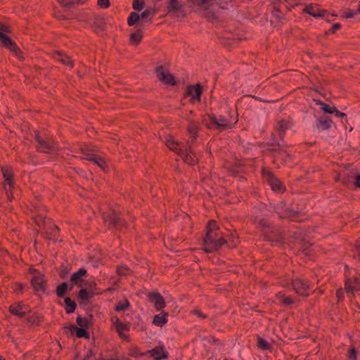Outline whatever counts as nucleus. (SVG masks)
<instances>
[{
	"label": "nucleus",
	"instance_id": "1",
	"mask_svg": "<svg viewBox=\"0 0 360 360\" xmlns=\"http://www.w3.org/2000/svg\"><path fill=\"white\" fill-rule=\"evenodd\" d=\"M75 285L79 288L78 292H90L97 289L94 278L86 269L80 268L71 275L70 281L60 284L56 292H66L68 290H72Z\"/></svg>",
	"mask_w": 360,
	"mask_h": 360
},
{
	"label": "nucleus",
	"instance_id": "2",
	"mask_svg": "<svg viewBox=\"0 0 360 360\" xmlns=\"http://www.w3.org/2000/svg\"><path fill=\"white\" fill-rule=\"evenodd\" d=\"M225 243L228 242L221 236L215 221H210L203 238V250L207 253L213 252L218 250Z\"/></svg>",
	"mask_w": 360,
	"mask_h": 360
},
{
	"label": "nucleus",
	"instance_id": "3",
	"mask_svg": "<svg viewBox=\"0 0 360 360\" xmlns=\"http://www.w3.org/2000/svg\"><path fill=\"white\" fill-rule=\"evenodd\" d=\"M290 127V124L287 121L281 120L278 122L276 126V134H273V143L269 146V150L271 152V155L274 158H277L282 160L290 157L288 150L285 148L284 145L278 141V136L282 139L284 135V131Z\"/></svg>",
	"mask_w": 360,
	"mask_h": 360
},
{
	"label": "nucleus",
	"instance_id": "4",
	"mask_svg": "<svg viewBox=\"0 0 360 360\" xmlns=\"http://www.w3.org/2000/svg\"><path fill=\"white\" fill-rule=\"evenodd\" d=\"M166 145L171 150L179 154L188 165H193L197 162L196 155L193 153L188 142L186 143L177 142L169 137L166 141Z\"/></svg>",
	"mask_w": 360,
	"mask_h": 360
},
{
	"label": "nucleus",
	"instance_id": "5",
	"mask_svg": "<svg viewBox=\"0 0 360 360\" xmlns=\"http://www.w3.org/2000/svg\"><path fill=\"white\" fill-rule=\"evenodd\" d=\"M203 124L210 129H216L219 131L230 129L231 124L223 116L216 117L213 115L205 116L202 119Z\"/></svg>",
	"mask_w": 360,
	"mask_h": 360
},
{
	"label": "nucleus",
	"instance_id": "6",
	"mask_svg": "<svg viewBox=\"0 0 360 360\" xmlns=\"http://www.w3.org/2000/svg\"><path fill=\"white\" fill-rule=\"evenodd\" d=\"M7 32H8V28L4 25H0V40L2 44L10 49L15 56L22 59L21 51L16 46L15 42L5 34Z\"/></svg>",
	"mask_w": 360,
	"mask_h": 360
},
{
	"label": "nucleus",
	"instance_id": "7",
	"mask_svg": "<svg viewBox=\"0 0 360 360\" xmlns=\"http://www.w3.org/2000/svg\"><path fill=\"white\" fill-rule=\"evenodd\" d=\"M31 283L34 289L37 291L45 290L46 289V280L44 279V275L37 271L34 270L31 273Z\"/></svg>",
	"mask_w": 360,
	"mask_h": 360
},
{
	"label": "nucleus",
	"instance_id": "8",
	"mask_svg": "<svg viewBox=\"0 0 360 360\" xmlns=\"http://www.w3.org/2000/svg\"><path fill=\"white\" fill-rule=\"evenodd\" d=\"M156 73L158 79L168 84L174 85L175 84L174 77L162 66H160L156 69Z\"/></svg>",
	"mask_w": 360,
	"mask_h": 360
},
{
	"label": "nucleus",
	"instance_id": "9",
	"mask_svg": "<svg viewBox=\"0 0 360 360\" xmlns=\"http://www.w3.org/2000/svg\"><path fill=\"white\" fill-rule=\"evenodd\" d=\"M37 147L38 150L44 153H51L55 150L52 143L42 139L39 135H37Z\"/></svg>",
	"mask_w": 360,
	"mask_h": 360
},
{
	"label": "nucleus",
	"instance_id": "10",
	"mask_svg": "<svg viewBox=\"0 0 360 360\" xmlns=\"http://www.w3.org/2000/svg\"><path fill=\"white\" fill-rule=\"evenodd\" d=\"M266 176L269 182V184L270 185L273 191L278 193H281L284 191V188L281 182L272 174L267 173L266 174Z\"/></svg>",
	"mask_w": 360,
	"mask_h": 360
},
{
	"label": "nucleus",
	"instance_id": "11",
	"mask_svg": "<svg viewBox=\"0 0 360 360\" xmlns=\"http://www.w3.org/2000/svg\"><path fill=\"white\" fill-rule=\"evenodd\" d=\"M148 353L155 360H162L168 358V352L165 351L164 346L162 345L155 347L153 349L149 350Z\"/></svg>",
	"mask_w": 360,
	"mask_h": 360
},
{
	"label": "nucleus",
	"instance_id": "12",
	"mask_svg": "<svg viewBox=\"0 0 360 360\" xmlns=\"http://www.w3.org/2000/svg\"><path fill=\"white\" fill-rule=\"evenodd\" d=\"M148 300L154 304L157 310L165 307V302L161 294H148Z\"/></svg>",
	"mask_w": 360,
	"mask_h": 360
},
{
	"label": "nucleus",
	"instance_id": "13",
	"mask_svg": "<svg viewBox=\"0 0 360 360\" xmlns=\"http://www.w3.org/2000/svg\"><path fill=\"white\" fill-rule=\"evenodd\" d=\"M3 174L5 180L4 189L7 194L8 199L11 200L12 196L9 192L13 188L12 175L11 173L7 169L3 170Z\"/></svg>",
	"mask_w": 360,
	"mask_h": 360
},
{
	"label": "nucleus",
	"instance_id": "14",
	"mask_svg": "<svg viewBox=\"0 0 360 360\" xmlns=\"http://www.w3.org/2000/svg\"><path fill=\"white\" fill-rule=\"evenodd\" d=\"M25 305L21 303H14L9 307V311L14 315L20 317L25 316V311L24 310Z\"/></svg>",
	"mask_w": 360,
	"mask_h": 360
},
{
	"label": "nucleus",
	"instance_id": "15",
	"mask_svg": "<svg viewBox=\"0 0 360 360\" xmlns=\"http://www.w3.org/2000/svg\"><path fill=\"white\" fill-rule=\"evenodd\" d=\"M105 218L109 221V223L113 225L116 229L122 224L121 219L120 218L117 212L115 211H113L111 214H108Z\"/></svg>",
	"mask_w": 360,
	"mask_h": 360
},
{
	"label": "nucleus",
	"instance_id": "16",
	"mask_svg": "<svg viewBox=\"0 0 360 360\" xmlns=\"http://www.w3.org/2000/svg\"><path fill=\"white\" fill-rule=\"evenodd\" d=\"M331 120L327 116L321 117L316 124V127L320 131L328 129L330 127Z\"/></svg>",
	"mask_w": 360,
	"mask_h": 360
},
{
	"label": "nucleus",
	"instance_id": "17",
	"mask_svg": "<svg viewBox=\"0 0 360 360\" xmlns=\"http://www.w3.org/2000/svg\"><path fill=\"white\" fill-rule=\"evenodd\" d=\"M202 89L200 85L196 86H191L188 89V94L193 101H200Z\"/></svg>",
	"mask_w": 360,
	"mask_h": 360
},
{
	"label": "nucleus",
	"instance_id": "18",
	"mask_svg": "<svg viewBox=\"0 0 360 360\" xmlns=\"http://www.w3.org/2000/svg\"><path fill=\"white\" fill-rule=\"evenodd\" d=\"M345 286L348 291H360V279L355 278L353 280L347 281Z\"/></svg>",
	"mask_w": 360,
	"mask_h": 360
},
{
	"label": "nucleus",
	"instance_id": "19",
	"mask_svg": "<svg viewBox=\"0 0 360 360\" xmlns=\"http://www.w3.org/2000/svg\"><path fill=\"white\" fill-rule=\"evenodd\" d=\"M295 292H300L301 290L306 291L309 290V285L302 280H295L292 283Z\"/></svg>",
	"mask_w": 360,
	"mask_h": 360
},
{
	"label": "nucleus",
	"instance_id": "20",
	"mask_svg": "<svg viewBox=\"0 0 360 360\" xmlns=\"http://www.w3.org/2000/svg\"><path fill=\"white\" fill-rule=\"evenodd\" d=\"M69 330L71 331L72 333L75 330L76 331V336L77 338H89V334L86 330V328H77L75 325H72L69 327Z\"/></svg>",
	"mask_w": 360,
	"mask_h": 360
},
{
	"label": "nucleus",
	"instance_id": "21",
	"mask_svg": "<svg viewBox=\"0 0 360 360\" xmlns=\"http://www.w3.org/2000/svg\"><path fill=\"white\" fill-rule=\"evenodd\" d=\"M86 160L93 162L98 167L104 169L105 161L101 158L92 154H87L85 158Z\"/></svg>",
	"mask_w": 360,
	"mask_h": 360
},
{
	"label": "nucleus",
	"instance_id": "22",
	"mask_svg": "<svg viewBox=\"0 0 360 360\" xmlns=\"http://www.w3.org/2000/svg\"><path fill=\"white\" fill-rule=\"evenodd\" d=\"M56 60L61 62L64 65L72 66V59L67 55L63 53H57L55 56Z\"/></svg>",
	"mask_w": 360,
	"mask_h": 360
},
{
	"label": "nucleus",
	"instance_id": "23",
	"mask_svg": "<svg viewBox=\"0 0 360 360\" xmlns=\"http://www.w3.org/2000/svg\"><path fill=\"white\" fill-rule=\"evenodd\" d=\"M182 7V4L179 0H169L167 8L170 12L176 13Z\"/></svg>",
	"mask_w": 360,
	"mask_h": 360
},
{
	"label": "nucleus",
	"instance_id": "24",
	"mask_svg": "<svg viewBox=\"0 0 360 360\" xmlns=\"http://www.w3.org/2000/svg\"><path fill=\"white\" fill-rule=\"evenodd\" d=\"M167 313H164L162 316L160 314L155 315L153 317V323L158 326H163L167 322Z\"/></svg>",
	"mask_w": 360,
	"mask_h": 360
},
{
	"label": "nucleus",
	"instance_id": "25",
	"mask_svg": "<svg viewBox=\"0 0 360 360\" xmlns=\"http://www.w3.org/2000/svg\"><path fill=\"white\" fill-rule=\"evenodd\" d=\"M65 311L67 314L73 313L76 309V303L74 300H72L70 297L65 298Z\"/></svg>",
	"mask_w": 360,
	"mask_h": 360
},
{
	"label": "nucleus",
	"instance_id": "26",
	"mask_svg": "<svg viewBox=\"0 0 360 360\" xmlns=\"http://www.w3.org/2000/svg\"><path fill=\"white\" fill-rule=\"evenodd\" d=\"M257 346L263 350H271V345L261 337H257Z\"/></svg>",
	"mask_w": 360,
	"mask_h": 360
},
{
	"label": "nucleus",
	"instance_id": "27",
	"mask_svg": "<svg viewBox=\"0 0 360 360\" xmlns=\"http://www.w3.org/2000/svg\"><path fill=\"white\" fill-rule=\"evenodd\" d=\"M198 129H199L198 124H197L195 122H191L190 124V125L188 128V133L191 138L195 139V136L198 134Z\"/></svg>",
	"mask_w": 360,
	"mask_h": 360
},
{
	"label": "nucleus",
	"instance_id": "28",
	"mask_svg": "<svg viewBox=\"0 0 360 360\" xmlns=\"http://www.w3.org/2000/svg\"><path fill=\"white\" fill-rule=\"evenodd\" d=\"M84 0H59L60 4L66 8H69L72 5L75 4H82Z\"/></svg>",
	"mask_w": 360,
	"mask_h": 360
},
{
	"label": "nucleus",
	"instance_id": "29",
	"mask_svg": "<svg viewBox=\"0 0 360 360\" xmlns=\"http://www.w3.org/2000/svg\"><path fill=\"white\" fill-rule=\"evenodd\" d=\"M307 13L309 15H313L314 17H319L321 15V13L318 8L314 6H309L305 8Z\"/></svg>",
	"mask_w": 360,
	"mask_h": 360
},
{
	"label": "nucleus",
	"instance_id": "30",
	"mask_svg": "<svg viewBox=\"0 0 360 360\" xmlns=\"http://www.w3.org/2000/svg\"><path fill=\"white\" fill-rule=\"evenodd\" d=\"M77 323L80 326V328H89V321L86 318H83L80 316H77Z\"/></svg>",
	"mask_w": 360,
	"mask_h": 360
},
{
	"label": "nucleus",
	"instance_id": "31",
	"mask_svg": "<svg viewBox=\"0 0 360 360\" xmlns=\"http://www.w3.org/2000/svg\"><path fill=\"white\" fill-rule=\"evenodd\" d=\"M139 19L140 15L138 13H131L128 18V24L131 26L138 22Z\"/></svg>",
	"mask_w": 360,
	"mask_h": 360
},
{
	"label": "nucleus",
	"instance_id": "32",
	"mask_svg": "<svg viewBox=\"0 0 360 360\" xmlns=\"http://www.w3.org/2000/svg\"><path fill=\"white\" fill-rule=\"evenodd\" d=\"M141 34L140 32H136L131 35V42L134 44H138L141 39Z\"/></svg>",
	"mask_w": 360,
	"mask_h": 360
},
{
	"label": "nucleus",
	"instance_id": "33",
	"mask_svg": "<svg viewBox=\"0 0 360 360\" xmlns=\"http://www.w3.org/2000/svg\"><path fill=\"white\" fill-rule=\"evenodd\" d=\"M129 306V302L127 300H124V302L118 303L115 309L117 311H121L125 310Z\"/></svg>",
	"mask_w": 360,
	"mask_h": 360
},
{
	"label": "nucleus",
	"instance_id": "34",
	"mask_svg": "<svg viewBox=\"0 0 360 360\" xmlns=\"http://www.w3.org/2000/svg\"><path fill=\"white\" fill-rule=\"evenodd\" d=\"M117 272L120 277H122L129 274L130 273V270L125 266H121L117 269Z\"/></svg>",
	"mask_w": 360,
	"mask_h": 360
},
{
	"label": "nucleus",
	"instance_id": "35",
	"mask_svg": "<svg viewBox=\"0 0 360 360\" xmlns=\"http://www.w3.org/2000/svg\"><path fill=\"white\" fill-rule=\"evenodd\" d=\"M281 299V301L282 302V303L284 304V305H290V304H292L293 303H295V300L292 299L291 297H285V296H282L280 297Z\"/></svg>",
	"mask_w": 360,
	"mask_h": 360
},
{
	"label": "nucleus",
	"instance_id": "36",
	"mask_svg": "<svg viewBox=\"0 0 360 360\" xmlns=\"http://www.w3.org/2000/svg\"><path fill=\"white\" fill-rule=\"evenodd\" d=\"M321 105V109L326 113H329V114H333V108H335L334 106L333 107H330V105L324 103H322V102H320L319 103Z\"/></svg>",
	"mask_w": 360,
	"mask_h": 360
},
{
	"label": "nucleus",
	"instance_id": "37",
	"mask_svg": "<svg viewBox=\"0 0 360 360\" xmlns=\"http://www.w3.org/2000/svg\"><path fill=\"white\" fill-rule=\"evenodd\" d=\"M357 351L354 347H352L348 351V358L350 360H356Z\"/></svg>",
	"mask_w": 360,
	"mask_h": 360
},
{
	"label": "nucleus",
	"instance_id": "38",
	"mask_svg": "<svg viewBox=\"0 0 360 360\" xmlns=\"http://www.w3.org/2000/svg\"><path fill=\"white\" fill-rule=\"evenodd\" d=\"M116 330L118 333H121V332H123L124 330L128 331L129 330V326L123 323H121L117 327L115 328Z\"/></svg>",
	"mask_w": 360,
	"mask_h": 360
},
{
	"label": "nucleus",
	"instance_id": "39",
	"mask_svg": "<svg viewBox=\"0 0 360 360\" xmlns=\"http://www.w3.org/2000/svg\"><path fill=\"white\" fill-rule=\"evenodd\" d=\"M143 8V3L139 0L133 1V8L136 11H141Z\"/></svg>",
	"mask_w": 360,
	"mask_h": 360
},
{
	"label": "nucleus",
	"instance_id": "40",
	"mask_svg": "<svg viewBox=\"0 0 360 360\" xmlns=\"http://www.w3.org/2000/svg\"><path fill=\"white\" fill-rule=\"evenodd\" d=\"M79 297L80 299L81 302L86 304V302L88 301L91 297V294H78Z\"/></svg>",
	"mask_w": 360,
	"mask_h": 360
},
{
	"label": "nucleus",
	"instance_id": "41",
	"mask_svg": "<svg viewBox=\"0 0 360 360\" xmlns=\"http://www.w3.org/2000/svg\"><path fill=\"white\" fill-rule=\"evenodd\" d=\"M355 14H356V12L351 11V10H347V11H344L343 17L347 18H353L355 15Z\"/></svg>",
	"mask_w": 360,
	"mask_h": 360
},
{
	"label": "nucleus",
	"instance_id": "42",
	"mask_svg": "<svg viewBox=\"0 0 360 360\" xmlns=\"http://www.w3.org/2000/svg\"><path fill=\"white\" fill-rule=\"evenodd\" d=\"M98 5L102 8H107L109 5L108 0H98Z\"/></svg>",
	"mask_w": 360,
	"mask_h": 360
},
{
	"label": "nucleus",
	"instance_id": "43",
	"mask_svg": "<svg viewBox=\"0 0 360 360\" xmlns=\"http://www.w3.org/2000/svg\"><path fill=\"white\" fill-rule=\"evenodd\" d=\"M192 313L198 315L199 317L202 319H206L207 317V315L202 314L200 311H199L198 309H194L193 311H192Z\"/></svg>",
	"mask_w": 360,
	"mask_h": 360
},
{
	"label": "nucleus",
	"instance_id": "44",
	"mask_svg": "<svg viewBox=\"0 0 360 360\" xmlns=\"http://www.w3.org/2000/svg\"><path fill=\"white\" fill-rule=\"evenodd\" d=\"M333 114H335L336 117H343L345 115V113L340 112L335 108H333Z\"/></svg>",
	"mask_w": 360,
	"mask_h": 360
},
{
	"label": "nucleus",
	"instance_id": "45",
	"mask_svg": "<svg viewBox=\"0 0 360 360\" xmlns=\"http://www.w3.org/2000/svg\"><path fill=\"white\" fill-rule=\"evenodd\" d=\"M112 321L115 326V328L117 327V326H118L119 324H120L122 322L120 321L119 318L117 317H114L112 319Z\"/></svg>",
	"mask_w": 360,
	"mask_h": 360
},
{
	"label": "nucleus",
	"instance_id": "46",
	"mask_svg": "<svg viewBox=\"0 0 360 360\" xmlns=\"http://www.w3.org/2000/svg\"><path fill=\"white\" fill-rule=\"evenodd\" d=\"M149 15H150L149 11H144L143 12L141 13L140 18H146Z\"/></svg>",
	"mask_w": 360,
	"mask_h": 360
},
{
	"label": "nucleus",
	"instance_id": "47",
	"mask_svg": "<svg viewBox=\"0 0 360 360\" xmlns=\"http://www.w3.org/2000/svg\"><path fill=\"white\" fill-rule=\"evenodd\" d=\"M355 177H356V181H355L354 184L356 186L360 187V176L356 175Z\"/></svg>",
	"mask_w": 360,
	"mask_h": 360
},
{
	"label": "nucleus",
	"instance_id": "48",
	"mask_svg": "<svg viewBox=\"0 0 360 360\" xmlns=\"http://www.w3.org/2000/svg\"><path fill=\"white\" fill-rule=\"evenodd\" d=\"M340 27V24L335 23L333 25V32H335V30H338Z\"/></svg>",
	"mask_w": 360,
	"mask_h": 360
},
{
	"label": "nucleus",
	"instance_id": "49",
	"mask_svg": "<svg viewBox=\"0 0 360 360\" xmlns=\"http://www.w3.org/2000/svg\"><path fill=\"white\" fill-rule=\"evenodd\" d=\"M120 337L122 339H125L127 340V341H129V339L128 338L127 335H126L125 334H124L122 332H121V333H118Z\"/></svg>",
	"mask_w": 360,
	"mask_h": 360
},
{
	"label": "nucleus",
	"instance_id": "50",
	"mask_svg": "<svg viewBox=\"0 0 360 360\" xmlns=\"http://www.w3.org/2000/svg\"><path fill=\"white\" fill-rule=\"evenodd\" d=\"M338 302H340L344 298V294H337Z\"/></svg>",
	"mask_w": 360,
	"mask_h": 360
},
{
	"label": "nucleus",
	"instance_id": "51",
	"mask_svg": "<svg viewBox=\"0 0 360 360\" xmlns=\"http://www.w3.org/2000/svg\"><path fill=\"white\" fill-rule=\"evenodd\" d=\"M33 323H39L40 322V320H39V317H35L34 319H33Z\"/></svg>",
	"mask_w": 360,
	"mask_h": 360
},
{
	"label": "nucleus",
	"instance_id": "52",
	"mask_svg": "<svg viewBox=\"0 0 360 360\" xmlns=\"http://www.w3.org/2000/svg\"><path fill=\"white\" fill-rule=\"evenodd\" d=\"M91 354L92 352L89 351V354H88L83 360H87Z\"/></svg>",
	"mask_w": 360,
	"mask_h": 360
},
{
	"label": "nucleus",
	"instance_id": "53",
	"mask_svg": "<svg viewBox=\"0 0 360 360\" xmlns=\"http://www.w3.org/2000/svg\"><path fill=\"white\" fill-rule=\"evenodd\" d=\"M111 282H112V283H116V280H115V278H111Z\"/></svg>",
	"mask_w": 360,
	"mask_h": 360
},
{
	"label": "nucleus",
	"instance_id": "54",
	"mask_svg": "<svg viewBox=\"0 0 360 360\" xmlns=\"http://www.w3.org/2000/svg\"><path fill=\"white\" fill-rule=\"evenodd\" d=\"M58 297H63L65 294H57Z\"/></svg>",
	"mask_w": 360,
	"mask_h": 360
},
{
	"label": "nucleus",
	"instance_id": "55",
	"mask_svg": "<svg viewBox=\"0 0 360 360\" xmlns=\"http://www.w3.org/2000/svg\"><path fill=\"white\" fill-rule=\"evenodd\" d=\"M109 290H115V288H109Z\"/></svg>",
	"mask_w": 360,
	"mask_h": 360
},
{
	"label": "nucleus",
	"instance_id": "56",
	"mask_svg": "<svg viewBox=\"0 0 360 360\" xmlns=\"http://www.w3.org/2000/svg\"><path fill=\"white\" fill-rule=\"evenodd\" d=\"M233 245H236V243L233 240Z\"/></svg>",
	"mask_w": 360,
	"mask_h": 360
},
{
	"label": "nucleus",
	"instance_id": "57",
	"mask_svg": "<svg viewBox=\"0 0 360 360\" xmlns=\"http://www.w3.org/2000/svg\"><path fill=\"white\" fill-rule=\"evenodd\" d=\"M148 292H150V291H148ZM152 292H153V293H155V292H155V291H153Z\"/></svg>",
	"mask_w": 360,
	"mask_h": 360
},
{
	"label": "nucleus",
	"instance_id": "58",
	"mask_svg": "<svg viewBox=\"0 0 360 360\" xmlns=\"http://www.w3.org/2000/svg\"><path fill=\"white\" fill-rule=\"evenodd\" d=\"M0 360H5V359H2L1 357H0Z\"/></svg>",
	"mask_w": 360,
	"mask_h": 360
},
{
	"label": "nucleus",
	"instance_id": "59",
	"mask_svg": "<svg viewBox=\"0 0 360 360\" xmlns=\"http://www.w3.org/2000/svg\"><path fill=\"white\" fill-rule=\"evenodd\" d=\"M359 12L360 13V8L359 9Z\"/></svg>",
	"mask_w": 360,
	"mask_h": 360
}]
</instances>
